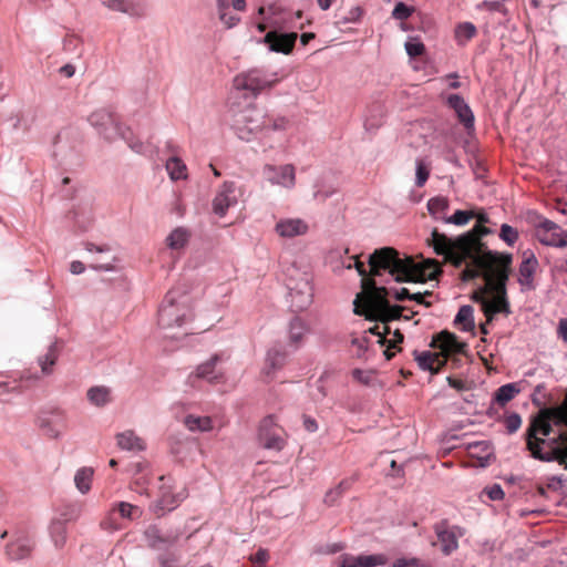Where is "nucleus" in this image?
I'll use <instances>...</instances> for the list:
<instances>
[{"label": "nucleus", "mask_w": 567, "mask_h": 567, "mask_svg": "<svg viewBox=\"0 0 567 567\" xmlns=\"http://www.w3.org/2000/svg\"><path fill=\"white\" fill-rule=\"evenodd\" d=\"M190 233L184 227H177L167 236L166 245L173 250L184 248L189 240Z\"/></svg>", "instance_id": "2f4dec72"}, {"label": "nucleus", "mask_w": 567, "mask_h": 567, "mask_svg": "<svg viewBox=\"0 0 567 567\" xmlns=\"http://www.w3.org/2000/svg\"><path fill=\"white\" fill-rule=\"evenodd\" d=\"M190 317L189 297L178 289L168 291L158 311V324L161 328L182 327Z\"/></svg>", "instance_id": "423d86ee"}, {"label": "nucleus", "mask_w": 567, "mask_h": 567, "mask_svg": "<svg viewBox=\"0 0 567 567\" xmlns=\"http://www.w3.org/2000/svg\"><path fill=\"white\" fill-rule=\"evenodd\" d=\"M35 425L42 436L58 440L69 430V415L60 408L42 410L35 419Z\"/></svg>", "instance_id": "6e6552de"}, {"label": "nucleus", "mask_w": 567, "mask_h": 567, "mask_svg": "<svg viewBox=\"0 0 567 567\" xmlns=\"http://www.w3.org/2000/svg\"><path fill=\"white\" fill-rule=\"evenodd\" d=\"M385 564L386 557L382 554L359 556L344 554L339 558V567H375Z\"/></svg>", "instance_id": "5701e85b"}, {"label": "nucleus", "mask_w": 567, "mask_h": 567, "mask_svg": "<svg viewBox=\"0 0 567 567\" xmlns=\"http://www.w3.org/2000/svg\"><path fill=\"white\" fill-rule=\"evenodd\" d=\"M117 446L122 450L140 452L145 450V441L137 436L134 431L127 430L116 435Z\"/></svg>", "instance_id": "c85d7f7f"}, {"label": "nucleus", "mask_w": 567, "mask_h": 567, "mask_svg": "<svg viewBox=\"0 0 567 567\" xmlns=\"http://www.w3.org/2000/svg\"><path fill=\"white\" fill-rule=\"evenodd\" d=\"M405 50L410 56H419L423 54L425 48L424 44L417 41H408L405 43Z\"/></svg>", "instance_id": "bf43d9fd"}, {"label": "nucleus", "mask_w": 567, "mask_h": 567, "mask_svg": "<svg viewBox=\"0 0 567 567\" xmlns=\"http://www.w3.org/2000/svg\"><path fill=\"white\" fill-rule=\"evenodd\" d=\"M551 451L543 452L542 446L530 451V455L542 462L557 461L559 465L567 468V431H560L559 434L549 441Z\"/></svg>", "instance_id": "f8f14e48"}, {"label": "nucleus", "mask_w": 567, "mask_h": 567, "mask_svg": "<svg viewBox=\"0 0 567 567\" xmlns=\"http://www.w3.org/2000/svg\"><path fill=\"white\" fill-rule=\"evenodd\" d=\"M474 210H456L451 217L445 218V223L454 224L457 226H462L467 224L472 218H474Z\"/></svg>", "instance_id": "a18cd8bd"}, {"label": "nucleus", "mask_w": 567, "mask_h": 567, "mask_svg": "<svg viewBox=\"0 0 567 567\" xmlns=\"http://www.w3.org/2000/svg\"><path fill=\"white\" fill-rule=\"evenodd\" d=\"M370 276L365 266L354 257V267L362 277L361 287L365 279H373L382 271H388L398 282H425L434 280L442 274L441 264L435 259L416 262L411 256L401 255L393 247L375 249L369 257Z\"/></svg>", "instance_id": "f03ea898"}, {"label": "nucleus", "mask_w": 567, "mask_h": 567, "mask_svg": "<svg viewBox=\"0 0 567 567\" xmlns=\"http://www.w3.org/2000/svg\"><path fill=\"white\" fill-rule=\"evenodd\" d=\"M467 452L471 457L477 458L482 466H484L492 456L491 446L484 441L468 444Z\"/></svg>", "instance_id": "72a5a7b5"}, {"label": "nucleus", "mask_w": 567, "mask_h": 567, "mask_svg": "<svg viewBox=\"0 0 567 567\" xmlns=\"http://www.w3.org/2000/svg\"><path fill=\"white\" fill-rule=\"evenodd\" d=\"M512 257H505L503 261H498L491 267H465L462 271L463 280H472L480 276L484 277L491 289L492 298L488 302H484V315L487 322H491L496 313H511L509 303L506 295V282L509 277Z\"/></svg>", "instance_id": "7ed1b4c3"}, {"label": "nucleus", "mask_w": 567, "mask_h": 567, "mask_svg": "<svg viewBox=\"0 0 567 567\" xmlns=\"http://www.w3.org/2000/svg\"><path fill=\"white\" fill-rule=\"evenodd\" d=\"M250 560L255 567H266L269 560V553L267 549L259 548L257 553L250 557Z\"/></svg>", "instance_id": "13d9d810"}, {"label": "nucleus", "mask_w": 567, "mask_h": 567, "mask_svg": "<svg viewBox=\"0 0 567 567\" xmlns=\"http://www.w3.org/2000/svg\"><path fill=\"white\" fill-rule=\"evenodd\" d=\"M379 329H380L379 326H374V327L369 329V332L372 333V334L379 336L380 337L379 342L381 344H385V342H386V334H390L391 330H390V328L388 326H383V331H380Z\"/></svg>", "instance_id": "69168bd1"}, {"label": "nucleus", "mask_w": 567, "mask_h": 567, "mask_svg": "<svg viewBox=\"0 0 567 567\" xmlns=\"http://www.w3.org/2000/svg\"><path fill=\"white\" fill-rule=\"evenodd\" d=\"M389 291L385 287H377L374 279L363 281V291L357 295L353 306L354 313L369 320L379 319L383 322L398 320L408 310L402 306H391L388 301Z\"/></svg>", "instance_id": "20e7f679"}, {"label": "nucleus", "mask_w": 567, "mask_h": 567, "mask_svg": "<svg viewBox=\"0 0 567 567\" xmlns=\"http://www.w3.org/2000/svg\"><path fill=\"white\" fill-rule=\"evenodd\" d=\"M161 486L157 499L152 504L151 511L157 516L162 517L167 512L175 509L181 502L185 498L183 492H175L172 484L171 476L159 477Z\"/></svg>", "instance_id": "1a4fd4ad"}, {"label": "nucleus", "mask_w": 567, "mask_h": 567, "mask_svg": "<svg viewBox=\"0 0 567 567\" xmlns=\"http://www.w3.org/2000/svg\"><path fill=\"white\" fill-rule=\"evenodd\" d=\"M308 225L301 219H284L277 223L276 231L281 237H295L306 234Z\"/></svg>", "instance_id": "cd10ccee"}, {"label": "nucleus", "mask_w": 567, "mask_h": 567, "mask_svg": "<svg viewBox=\"0 0 567 567\" xmlns=\"http://www.w3.org/2000/svg\"><path fill=\"white\" fill-rule=\"evenodd\" d=\"M165 167L171 179L178 181L187 178V167L181 158L172 156L166 161Z\"/></svg>", "instance_id": "e433bc0d"}, {"label": "nucleus", "mask_w": 567, "mask_h": 567, "mask_svg": "<svg viewBox=\"0 0 567 567\" xmlns=\"http://www.w3.org/2000/svg\"><path fill=\"white\" fill-rule=\"evenodd\" d=\"M286 353L278 349H271L268 351L262 373L266 378L271 379L276 370L280 369L285 364Z\"/></svg>", "instance_id": "7c9ffc66"}, {"label": "nucleus", "mask_w": 567, "mask_h": 567, "mask_svg": "<svg viewBox=\"0 0 567 567\" xmlns=\"http://www.w3.org/2000/svg\"><path fill=\"white\" fill-rule=\"evenodd\" d=\"M567 431V390L561 403L540 409L530 416L529 425L524 434L526 449L530 452L546 443L545 437L553 432V426Z\"/></svg>", "instance_id": "39448f33"}, {"label": "nucleus", "mask_w": 567, "mask_h": 567, "mask_svg": "<svg viewBox=\"0 0 567 567\" xmlns=\"http://www.w3.org/2000/svg\"><path fill=\"white\" fill-rule=\"evenodd\" d=\"M363 14V9L361 7H353L344 14L339 16L337 23L339 25L347 23H355L359 22Z\"/></svg>", "instance_id": "de8ad7c7"}, {"label": "nucleus", "mask_w": 567, "mask_h": 567, "mask_svg": "<svg viewBox=\"0 0 567 567\" xmlns=\"http://www.w3.org/2000/svg\"><path fill=\"white\" fill-rule=\"evenodd\" d=\"M431 347L440 349L439 354H442L449 361L450 355L466 354L467 344L461 342L454 333L442 331L434 336Z\"/></svg>", "instance_id": "f3484780"}, {"label": "nucleus", "mask_w": 567, "mask_h": 567, "mask_svg": "<svg viewBox=\"0 0 567 567\" xmlns=\"http://www.w3.org/2000/svg\"><path fill=\"white\" fill-rule=\"evenodd\" d=\"M58 360V351L55 346H50L45 354L39 357V365L43 374H50L52 372V367L55 364Z\"/></svg>", "instance_id": "37998d69"}, {"label": "nucleus", "mask_w": 567, "mask_h": 567, "mask_svg": "<svg viewBox=\"0 0 567 567\" xmlns=\"http://www.w3.org/2000/svg\"><path fill=\"white\" fill-rule=\"evenodd\" d=\"M116 513L120 515L121 518L134 520L142 517L143 509L127 502L115 503L110 511L109 517L101 523V526L105 529L117 528L118 526L114 522V515Z\"/></svg>", "instance_id": "aec40b11"}, {"label": "nucleus", "mask_w": 567, "mask_h": 567, "mask_svg": "<svg viewBox=\"0 0 567 567\" xmlns=\"http://www.w3.org/2000/svg\"><path fill=\"white\" fill-rule=\"evenodd\" d=\"M264 121H266L265 130L284 131L288 126V121L285 117H278V118L265 117Z\"/></svg>", "instance_id": "864d4df0"}, {"label": "nucleus", "mask_w": 567, "mask_h": 567, "mask_svg": "<svg viewBox=\"0 0 567 567\" xmlns=\"http://www.w3.org/2000/svg\"><path fill=\"white\" fill-rule=\"evenodd\" d=\"M144 536L146 538L148 547H151L153 549H161L165 545H167V546L174 545L179 538L178 533L164 534L155 525L148 526L144 533Z\"/></svg>", "instance_id": "393cba45"}, {"label": "nucleus", "mask_w": 567, "mask_h": 567, "mask_svg": "<svg viewBox=\"0 0 567 567\" xmlns=\"http://www.w3.org/2000/svg\"><path fill=\"white\" fill-rule=\"evenodd\" d=\"M474 218L477 219V224L456 238H450L434 228L431 238L427 240L429 245L433 247L436 255L443 256L446 262L456 268L464 264H466V267H491L498 261H503L505 257H512L511 255L488 250L482 239L492 233L485 226L489 223V218L483 212H475Z\"/></svg>", "instance_id": "f257e3e1"}, {"label": "nucleus", "mask_w": 567, "mask_h": 567, "mask_svg": "<svg viewBox=\"0 0 567 567\" xmlns=\"http://www.w3.org/2000/svg\"><path fill=\"white\" fill-rule=\"evenodd\" d=\"M94 475V470L92 467H81L76 471L74 476V483L76 488L82 493L86 494L91 489V484Z\"/></svg>", "instance_id": "c9c22d12"}, {"label": "nucleus", "mask_w": 567, "mask_h": 567, "mask_svg": "<svg viewBox=\"0 0 567 567\" xmlns=\"http://www.w3.org/2000/svg\"><path fill=\"white\" fill-rule=\"evenodd\" d=\"M352 482L351 480H344L340 482V484L334 488L327 493L326 502H331L334 499V496H340L344 491L349 489Z\"/></svg>", "instance_id": "4d7b16f0"}, {"label": "nucleus", "mask_w": 567, "mask_h": 567, "mask_svg": "<svg viewBox=\"0 0 567 567\" xmlns=\"http://www.w3.org/2000/svg\"><path fill=\"white\" fill-rule=\"evenodd\" d=\"M557 334L564 342H567V318L559 320Z\"/></svg>", "instance_id": "774afa93"}, {"label": "nucleus", "mask_w": 567, "mask_h": 567, "mask_svg": "<svg viewBox=\"0 0 567 567\" xmlns=\"http://www.w3.org/2000/svg\"><path fill=\"white\" fill-rule=\"evenodd\" d=\"M476 35V28L471 22L460 23L455 29V38L460 44H464Z\"/></svg>", "instance_id": "c03bdc74"}, {"label": "nucleus", "mask_w": 567, "mask_h": 567, "mask_svg": "<svg viewBox=\"0 0 567 567\" xmlns=\"http://www.w3.org/2000/svg\"><path fill=\"white\" fill-rule=\"evenodd\" d=\"M103 4L114 11L127 13L131 10V2L127 0H104Z\"/></svg>", "instance_id": "3c124183"}, {"label": "nucleus", "mask_w": 567, "mask_h": 567, "mask_svg": "<svg viewBox=\"0 0 567 567\" xmlns=\"http://www.w3.org/2000/svg\"><path fill=\"white\" fill-rule=\"evenodd\" d=\"M484 493L492 501L503 499L505 495L503 488L498 484H494L493 486L485 488Z\"/></svg>", "instance_id": "052dcab7"}, {"label": "nucleus", "mask_w": 567, "mask_h": 567, "mask_svg": "<svg viewBox=\"0 0 567 567\" xmlns=\"http://www.w3.org/2000/svg\"><path fill=\"white\" fill-rule=\"evenodd\" d=\"M161 567H177L178 556L173 551H166L158 556Z\"/></svg>", "instance_id": "5fc2aeb1"}, {"label": "nucleus", "mask_w": 567, "mask_h": 567, "mask_svg": "<svg viewBox=\"0 0 567 567\" xmlns=\"http://www.w3.org/2000/svg\"><path fill=\"white\" fill-rule=\"evenodd\" d=\"M81 515V506L78 504H64L56 511L52 520H58L62 524L75 522Z\"/></svg>", "instance_id": "473e14b6"}, {"label": "nucleus", "mask_w": 567, "mask_h": 567, "mask_svg": "<svg viewBox=\"0 0 567 567\" xmlns=\"http://www.w3.org/2000/svg\"><path fill=\"white\" fill-rule=\"evenodd\" d=\"M522 425V417L517 413H512L505 419V426L508 433H515Z\"/></svg>", "instance_id": "6e6d98bb"}, {"label": "nucleus", "mask_w": 567, "mask_h": 567, "mask_svg": "<svg viewBox=\"0 0 567 567\" xmlns=\"http://www.w3.org/2000/svg\"><path fill=\"white\" fill-rule=\"evenodd\" d=\"M520 389L517 383H507L497 389L494 395V401L501 406H505L509 401H512L518 393Z\"/></svg>", "instance_id": "f704fd0d"}, {"label": "nucleus", "mask_w": 567, "mask_h": 567, "mask_svg": "<svg viewBox=\"0 0 567 567\" xmlns=\"http://www.w3.org/2000/svg\"><path fill=\"white\" fill-rule=\"evenodd\" d=\"M312 276L307 270L291 268L287 270V288L292 311L308 309L313 300Z\"/></svg>", "instance_id": "0eeeda50"}, {"label": "nucleus", "mask_w": 567, "mask_h": 567, "mask_svg": "<svg viewBox=\"0 0 567 567\" xmlns=\"http://www.w3.org/2000/svg\"><path fill=\"white\" fill-rule=\"evenodd\" d=\"M499 237L508 246H513L518 239V231L507 224L501 226Z\"/></svg>", "instance_id": "09e8293b"}, {"label": "nucleus", "mask_w": 567, "mask_h": 567, "mask_svg": "<svg viewBox=\"0 0 567 567\" xmlns=\"http://www.w3.org/2000/svg\"><path fill=\"white\" fill-rule=\"evenodd\" d=\"M89 122L109 141L114 140L116 136L124 137L118 118L109 109L94 111L90 114Z\"/></svg>", "instance_id": "9d476101"}, {"label": "nucleus", "mask_w": 567, "mask_h": 567, "mask_svg": "<svg viewBox=\"0 0 567 567\" xmlns=\"http://www.w3.org/2000/svg\"><path fill=\"white\" fill-rule=\"evenodd\" d=\"M66 525L58 520H51L50 524V537L54 544V547L61 549L66 544Z\"/></svg>", "instance_id": "79ce46f5"}, {"label": "nucleus", "mask_w": 567, "mask_h": 567, "mask_svg": "<svg viewBox=\"0 0 567 567\" xmlns=\"http://www.w3.org/2000/svg\"><path fill=\"white\" fill-rule=\"evenodd\" d=\"M298 34L296 32L280 33L269 31L260 41L268 45L269 50L276 53L290 54L295 48Z\"/></svg>", "instance_id": "6ab92c4d"}, {"label": "nucleus", "mask_w": 567, "mask_h": 567, "mask_svg": "<svg viewBox=\"0 0 567 567\" xmlns=\"http://www.w3.org/2000/svg\"><path fill=\"white\" fill-rule=\"evenodd\" d=\"M535 236L545 246H567V231L558 224L544 217H538V223L535 224Z\"/></svg>", "instance_id": "9b49d317"}, {"label": "nucleus", "mask_w": 567, "mask_h": 567, "mask_svg": "<svg viewBox=\"0 0 567 567\" xmlns=\"http://www.w3.org/2000/svg\"><path fill=\"white\" fill-rule=\"evenodd\" d=\"M430 176V171L429 168L426 167V165L423 163V161H417L416 162V185L419 187H422L427 178Z\"/></svg>", "instance_id": "603ef678"}, {"label": "nucleus", "mask_w": 567, "mask_h": 567, "mask_svg": "<svg viewBox=\"0 0 567 567\" xmlns=\"http://www.w3.org/2000/svg\"><path fill=\"white\" fill-rule=\"evenodd\" d=\"M425 296H432V292L431 291H425V292H415V293H412L411 296V300L420 303V305H423L425 307H431V302L430 301H426L425 300Z\"/></svg>", "instance_id": "338daca9"}, {"label": "nucleus", "mask_w": 567, "mask_h": 567, "mask_svg": "<svg viewBox=\"0 0 567 567\" xmlns=\"http://www.w3.org/2000/svg\"><path fill=\"white\" fill-rule=\"evenodd\" d=\"M415 353V360L417 361L419 367L422 370H427L432 374H436L441 371V369L446 364V358L442 354L433 353L430 351H423L421 353Z\"/></svg>", "instance_id": "a878e982"}, {"label": "nucleus", "mask_w": 567, "mask_h": 567, "mask_svg": "<svg viewBox=\"0 0 567 567\" xmlns=\"http://www.w3.org/2000/svg\"><path fill=\"white\" fill-rule=\"evenodd\" d=\"M449 105L455 111L460 122L471 128L474 125V115L464 99L457 94H452L447 99Z\"/></svg>", "instance_id": "bb28decb"}, {"label": "nucleus", "mask_w": 567, "mask_h": 567, "mask_svg": "<svg viewBox=\"0 0 567 567\" xmlns=\"http://www.w3.org/2000/svg\"><path fill=\"white\" fill-rule=\"evenodd\" d=\"M265 116L255 110L240 115L234 124L235 132L240 140L250 141L251 136L266 127Z\"/></svg>", "instance_id": "4468645a"}, {"label": "nucleus", "mask_w": 567, "mask_h": 567, "mask_svg": "<svg viewBox=\"0 0 567 567\" xmlns=\"http://www.w3.org/2000/svg\"><path fill=\"white\" fill-rule=\"evenodd\" d=\"M308 330L306 322L301 318L295 317L289 323L290 343L298 346L307 334Z\"/></svg>", "instance_id": "4c0bfd02"}, {"label": "nucleus", "mask_w": 567, "mask_h": 567, "mask_svg": "<svg viewBox=\"0 0 567 567\" xmlns=\"http://www.w3.org/2000/svg\"><path fill=\"white\" fill-rule=\"evenodd\" d=\"M32 551V544L27 538L17 539L7 545L6 555L11 560H20L28 557Z\"/></svg>", "instance_id": "c756f323"}, {"label": "nucleus", "mask_w": 567, "mask_h": 567, "mask_svg": "<svg viewBox=\"0 0 567 567\" xmlns=\"http://www.w3.org/2000/svg\"><path fill=\"white\" fill-rule=\"evenodd\" d=\"M392 567H423V564L417 558H400L393 563Z\"/></svg>", "instance_id": "0e129e2a"}, {"label": "nucleus", "mask_w": 567, "mask_h": 567, "mask_svg": "<svg viewBox=\"0 0 567 567\" xmlns=\"http://www.w3.org/2000/svg\"><path fill=\"white\" fill-rule=\"evenodd\" d=\"M87 400L96 406H104L111 401V391L106 386H92L86 393Z\"/></svg>", "instance_id": "a19ab883"}, {"label": "nucleus", "mask_w": 567, "mask_h": 567, "mask_svg": "<svg viewBox=\"0 0 567 567\" xmlns=\"http://www.w3.org/2000/svg\"><path fill=\"white\" fill-rule=\"evenodd\" d=\"M265 174L272 185H279L290 189L296 184V172L291 164L279 167L267 165L265 166Z\"/></svg>", "instance_id": "412c9836"}, {"label": "nucleus", "mask_w": 567, "mask_h": 567, "mask_svg": "<svg viewBox=\"0 0 567 567\" xmlns=\"http://www.w3.org/2000/svg\"><path fill=\"white\" fill-rule=\"evenodd\" d=\"M449 208V199L446 197H433L427 202V209L431 215H439Z\"/></svg>", "instance_id": "49530a36"}, {"label": "nucleus", "mask_w": 567, "mask_h": 567, "mask_svg": "<svg viewBox=\"0 0 567 567\" xmlns=\"http://www.w3.org/2000/svg\"><path fill=\"white\" fill-rule=\"evenodd\" d=\"M219 361H221V354L215 353L209 360L199 364L196 370L187 377L186 383L194 389L199 388L198 382L200 380H206L212 384L218 383L223 379V373L216 369Z\"/></svg>", "instance_id": "ddd939ff"}, {"label": "nucleus", "mask_w": 567, "mask_h": 567, "mask_svg": "<svg viewBox=\"0 0 567 567\" xmlns=\"http://www.w3.org/2000/svg\"><path fill=\"white\" fill-rule=\"evenodd\" d=\"M258 437L259 443L268 450L281 451L286 444L284 430L275 423L272 416L262 420Z\"/></svg>", "instance_id": "2eb2a0df"}, {"label": "nucleus", "mask_w": 567, "mask_h": 567, "mask_svg": "<svg viewBox=\"0 0 567 567\" xmlns=\"http://www.w3.org/2000/svg\"><path fill=\"white\" fill-rule=\"evenodd\" d=\"M414 12L413 7H408L403 2H398L392 11V17L396 20H406L409 19L412 13Z\"/></svg>", "instance_id": "8fccbe9b"}, {"label": "nucleus", "mask_w": 567, "mask_h": 567, "mask_svg": "<svg viewBox=\"0 0 567 567\" xmlns=\"http://www.w3.org/2000/svg\"><path fill=\"white\" fill-rule=\"evenodd\" d=\"M236 204L235 183L225 182L213 200V210L219 217H224L227 209Z\"/></svg>", "instance_id": "4be33fe9"}, {"label": "nucleus", "mask_w": 567, "mask_h": 567, "mask_svg": "<svg viewBox=\"0 0 567 567\" xmlns=\"http://www.w3.org/2000/svg\"><path fill=\"white\" fill-rule=\"evenodd\" d=\"M435 534L441 544L442 551L450 555L458 547V538L464 535V529L458 526H450L447 520H441L434 526Z\"/></svg>", "instance_id": "dca6fc26"}, {"label": "nucleus", "mask_w": 567, "mask_h": 567, "mask_svg": "<svg viewBox=\"0 0 567 567\" xmlns=\"http://www.w3.org/2000/svg\"><path fill=\"white\" fill-rule=\"evenodd\" d=\"M278 80H267L258 70H250L237 75L234 84L238 90H247L257 94L266 87H271Z\"/></svg>", "instance_id": "a211bd4d"}, {"label": "nucleus", "mask_w": 567, "mask_h": 567, "mask_svg": "<svg viewBox=\"0 0 567 567\" xmlns=\"http://www.w3.org/2000/svg\"><path fill=\"white\" fill-rule=\"evenodd\" d=\"M185 426L189 431L207 432L213 429V421L209 416L187 415L184 420Z\"/></svg>", "instance_id": "ea45409f"}, {"label": "nucleus", "mask_w": 567, "mask_h": 567, "mask_svg": "<svg viewBox=\"0 0 567 567\" xmlns=\"http://www.w3.org/2000/svg\"><path fill=\"white\" fill-rule=\"evenodd\" d=\"M487 295H491V289L487 286V281H485V287L475 291L473 295V300L482 305V309L484 310V302H488Z\"/></svg>", "instance_id": "680f3d73"}, {"label": "nucleus", "mask_w": 567, "mask_h": 567, "mask_svg": "<svg viewBox=\"0 0 567 567\" xmlns=\"http://www.w3.org/2000/svg\"><path fill=\"white\" fill-rule=\"evenodd\" d=\"M538 260L536 256L527 250L523 252V260L518 268V282L528 289L534 288V276L538 268Z\"/></svg>", "instance_id": "b1692460"}, {"label": "nucleus", "mask_w": 567, "mask_h": 567, "mask_svg": "<svg viewBox=\"0 0 567 567\" xmlns=\"http://www.w3.org/2000/svg\"><path fill=\"white\" fill-rule=\"evenodd\" d=\"M220 21L227 27L231 28L239 22V18L234 14H229L227 10H218Z\"/></svg>", "instance_id": "e2e57ef3"}, {"label": "nucleus", "mask_w": 567, "mask_h": 567, "mask_svg": "<svg viewBox=\"0 0 567 567\" xmlns=\"http://www.w3.org/2000/svg\"><path fill=\"white\" fill-rule=\"evenodd\" d=\"M474 309L470 305L462 306L454 319V323L462 327L464 331H471L474 329Z\"/></svg>", "instance_id": "58836bf2"}]
</instances>
